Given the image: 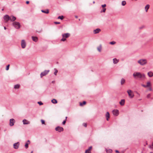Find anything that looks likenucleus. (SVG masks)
I'll return each mask as SVG.
<instances>
[{
    "mask_svg": "<svg viewBox=\"0 0 153 153\" xmlns=\"http://www.w3.org/2000/svg\"><path fill=\"white\" fill-rule=\"evenodd\" d=\"M133 76L136 78L137 77L140 79H145V75L144 74H141L140 72H135L133 74Z\"/></svg>",
    "mask_w": 153,
    "mask_h": 153,
    "instance_id": "1",
    "label": "nucleus"
},
{
    "mask_svg": "<svg viewBox=\"0 0 153 153\" xmlns=\"http://www.w3.org/2000/svg\"><path fill=\"white\" fill-rule=\"evenodd\" d=\"M137 63L141 66H144L147 64V61L146 59H140L137 61Z\"/></svg>",
    "mask_w": 153,
    "mask_h": 153,
    "instance_id": "2",
    "label": "nucleus"
},
{
    "mask_svg": "<svg viewBox=\"0 0 153 153\" xmlns=\"http://www.w3.org/2000/svg\"><path fill=\"white\" fill-rule=\"evenodd\" d=\"M70 36L69 33H67L63 34L62 35V39L61 40V41L64 42L66 40V39L69 37Z\"/></svg>",
    "mask_w": 153,
    "mask_h": 153,
    "instance_id": "3",
    "label": "nucleus"
},
{
    "mask_svg": "<svg viewBox=\"0 0 153 153\" xmlns=\"http://www.w3.org/2000/svg\"><path fill=\"white\" fill-rule=\"evenodd\" d=\"M127 92L130 98H132L134 97V95L133 92L131 90H128L127 91Z\"/></svg>",
    "mask_w": 153,
    "mask_h": 153,
    "instance_id": "4",
    "label": "nucleus"
},
{
    "mask_svg": "<svg viewBox=\"0 0 153 153\" xmlns=\"http://www.w3.org/2000/svg\"><path fill=\"white\" fill-rule=\"evenodd\" d=\"M13 25L17 29H19L20 27V24L19 22H14L13 23Z\"/></svg>",
    "mask_w": 153,
    "mask_h": 153,
    "instance_id": "5",
    "label": "nucleus"
},
{
    "mask_svg": "<svg viewBox=\"0 0 153 153\" xmlns=\"http://www.w3.org/2000/svg\"><path fill=\"white\" fill-rule=\"evenodd\" d=\"M10 16L7 15H5L3 17L5 22H7L8 21L10 20Z\"/></svg>",
    "mask_w": 153,
    "mask_h": 153,
    "instance_id": "6",
    "label": "nucleus"
},
{
    "mask_svg": "<svg viewBox=\"0 0 153 153\" xmlns=\"http://www.w3.org/2000/svg\"><path fill=\"white\" fill-rule=\"evenodd\" d=\"M55 130L59 132H61L63 131L64 129L63 128L58 126L55 128Z\"/></svg>",
    "mask_w": 153,
    "mask_h": 153,
    "instance_id": "7",
    "label": "nucleus"
},
{
    "mask_svg": "<svg viewBox=\"0 0 153 153\" xmlns=\"http://www.w3.org/2000/svg\"><path fill=\"white\" fill-rule=\"evenodd\" d=\"M49 70H45L44 71L42 72L40 74V76L41 77H42L43 76L47 75L49 72Z\"/></svg>",
    "mask_w": 153,
    "mask_h": 153,
    "instance_id": "8",
    "label": "nucleus"
},
{
    "mask_svg": "<svg viewBox=\"0 0 153 153\" xmlns=\"http://www.w3.org/2000/svg\"><path fill=\"white\" fill-rule=\"evenodd\" d=\"M15 121L13 119H11L10 120V126H12L14 125V123H15Z\"/></svg>",
    "mask_w": 153,
    "mask_h": 153,
    "instance_id": "9",
    "label": "nucleus"
},
{
    "mask_svg": "<svg viewBox=\"0 0 153 153\" xmlns=\"http://www.w3.org/2000/svg\"><path fill=\"white\" fill-rule=\"evenodd\" d=\"M112 113L114 115L117 116L119 114V111L117 110H114L112 111Z\"/></svg>",
    "mask_w": 153,
    "mask_h": 153,
    "instance_id": "10",
    "label": "nucleus"
},
{
    "mask_svg": "<svg viewBox=\"0 0 153 153\" xmlns=\"http://www.w3.org/2000/svg\"><path fill=\"white\" fill-rule=\"evenodd\" d=\"M21 46L23 48H25L26 47V43L24 40H22L21 42Z\"/></svg>",
    "mask_w": 153,
    "mask_h": 153,
    "instance_id": "11",
    "label": "nucleus"
},
{
    "mask_svg": "<svg viewBox=\"0 0 153 153\" xmlns=\"http://www.w3.org/2000/svg\"><path fill=\"white\" fill-rule=\"evenodd\" d=\"M10 20L11 22L14 21H15L16 19V17L13 16H10Z\"/></svg>",
    "mask_w": 153,
    "mask_h": 153,
    "instance_id": "12",
    "label": "nucleus"
},
{
    "mask_svg": "<svg viewBox=\"0 0 153 153\" xmlns=\"http://www.w3.org/2000/svg\"><path fill=\"white\" fill-rule=\"evenodd\" d=\"M22 122H23V123L24 125L25 124H28L30 123V122L27 120L26 119H24L23 120Z\"/></svg>",
    "mask_w": 153,
    "mask_h": 153,
    "instance_id": "13",
    "label": "nucleus"
},
{
    "mask_svg": "<svg viewBox=\"0 0 153 153\" xmlns=\"http://www.w3.org/2000/svg\"><path fill=\"white\" fill-rule=\"evenodd\" d=\"M19 142L14 143L13 145L14 148L15 149H17L19 147Z\"/></svg>",
    "mask_w": 153,
    "mask_h": 153,
    "instance_id": "14",
    "label": "nucleus"
},
{
    "mask_svg": "<svg viewBox=\"0 0 153 153\" xmlns=\"http://www.w3.org/2000/svg\"><path fill=\"white\" fill-rule=\"evenodd\" d=\"M105 117H106L107 120L108 121L109 120V119L110 118V114H109V113L108 112H106V114H105Z\"/></svg>",
    "mask_w": 153,
    "mask_h": 153,
    "instance_id": "15",
    "label": "nucleus"
},
{
    "mask_svg": "<svg viewBox=\"0 0 153 153\" xmlns=\"http://www.w3.org/2000/svg\"><path fill=\"white\" fill-rule=\"evenodd\" d=\"M125 103V100L124 99L121 100V101L119 102L120 104L122 106Z\"/></svg>",
    "mask_w": 153,
    "mask_h": 153,
    "instance_id": "16",
    "label": "nucleus"
},
{
    "mask_svg": "<svg viewBox=\"0 0 153 153\" xmlns=\"http://www.w3.org/2000/svg\"><path fill=\"white\" fill-rule=\"evenodd\" d=\"M100 31L101 30L100 29L97 28L94 30V33L95 34H96L99 33Z\"/></svg>",
    "mask_w": 153,
    "mask_h": 153,
    "instance_id": "17",
    "label": "nucleus"
},
{
    "mask_svg": "<svg viewBox=\"0 0 153 153\" xmlns=\"http://www.w3.org/2000/svg\"><path fill=\"white\" fill-rule=\"evenodd\" d=\"M150 5L149 4H147L145 7V10L146 12H147L148 9H149Z\"/></svg>",
    "mask_w": 153,
    "mask_h": 153,
    "instance_id": "18",
    "label": "nucleus"
},
{
    "mask_svg": "<svg viewBox=\"0 0 153 153\" xmlns=\"http://www.w3.org/2000/svg\"><path fill=\"white\" fill-rule=\"evenodd\" d=\"M147 75L149 77H152L153 76V73L152 71H149Z\"/></svg>",
    "mask_w": 153,
    "mask_h": 153,
    "instance_id": "19",
    "label": "nucleus"
},
{
    "mask_svg": "<svg viewBox=\"0 0 153 153\" xmlns=\"http://www.w3.org/2000/svg\"><path fill=\"white\" fill-rule=\"evenodd\" d=\"M102 48V47L101 45H100L97 48V50L100 52H101Z\"/></svg>",
    "mask_w": 153,
    "mask_h": 153,
    "instance_id": "20",
    "label": "nucleus"
},
{
    "mask_svg": "<svg viewBox=\"0 0 153 153\" xmlns=\"http://www.w3.org/2000/svg\"><path fill=\"white\" fill-rule=\"evenodd\" d=\"M32 38L34 42H36L38 41V39L36 37L32 36Z\"/></svg>",
    "mask_w": 153,
    "mask_h": 153,
    "instance_id": "21",
    "label": "nucleus"
},
{
    "mask_svg": "<svg viewBox=\"0 0 153 153\" xmlns=\"http://www.w3.org/2000/svg\"><path fill=\"white\" fill-rule=\"evenodd\" d=\"M119 60L117 59H113V63L114 64L117 63L119 62Z\"/></svg>",
    "mask_w": 153,
    "mask_h": 153,
    "instance_id": "22",
    "label": "nucleus"
},
{
    "mask_svg": "<svg viewBox=\"0 0 153 153\" xmlns=\"http://www.w3.org/2000/svg\"><path fill=\"white\" fill-rule=\"evenodd\" d=\"M147 85L146 87H149L151 86V83L150 82H147L146 83Z\"/></svg>",
    "mask_w": 153,
    "mask_h": 153,
    "instance_id": "23",
    "label": "nucleus"
},
{
    "mask_svg": "<svg viewBox=\"0 0 153 153\" xmlns=\"http://www.w3.org/2000/svg\"><path fill=\"white\" fill-rule=\"evenodd\" d=\"M41 11L43 13H45L46 14H48L49 13V10H42Z\"/></svg>",
    "mask_w": 153,
    "mask_h": 153,
    "instance_id": "24",
    "label": "nucleus"
},
{
    "mask_svg": "<svg viewBox=\"0 0 153 153\" xmlns=\"http://www.w3.org/2000/svg\"><path fill=\"white\" fill-rule=\"evenodd\" d=\"M92 149V146H90L89 147V148L86 150L85 151H87V152H91V151Z\"/></svg>",
    "mask_w": 153,
    "mask_h": 153,
    "instance_id": "25",
    "label": "nucleus"
},
{
    "mask_svg": "<svg viewBox=\"0 0 153 153\" xmlns=\"http://www.w3.org/2000/svg\"><path fill=\"white\" fill-rule=\"evenodd\" d=\"M51 102L53 104H56L57 103V100L55 99H53L51 100Z\"/></svg>",
    "mask_w": 153,
    "mask_h": 153,
    "instance_id": "26",
    "label": "nucleus"
},
{
    "mask_svg": "<svg viewBox=\"0 0 153 153\" xmlns=\"http://www.w3.org/2000/svg\"><path fill=\"white\" fill-rule=\"evenodd\" d=\"M86 102L85 101H84L82 103L80 102V103H79L80 105L81 106H83V105H85L86 104Z\"/></svg>",
    "mask_w": 153,
    "mask_h": 153,
    "instance_id": "27",
    "label": "nucleus"
},
{
    "mask_svg": "<svg viewBox=\"0 0 153 153\" xmlns=\"http://www.w3.org/2000/svg\"><path fill=\"white\" fill-rule=\"evenodd\" d=\"M106 152L107 153H111L112 151L111 149H106Z\"/></svg>",
    "mask_w": 153,
    "mask_h": 153,
    "instance_id": "28",
    "label": "nucleus"
},
{
    "mask_svg": "<svg viewBox=\"0 0 153 153\" xmlns=\"http://www.w3.org/2000/svg\"><path fill=\"white\" fill-rule=\"evenodd\" d=\"M125 82V80L124 79L122 78L121 80V85H123Z\"/></svg>",
    "mask_w": 153,
    "mask_h": 153,
    "instance_id": "29",
    "label": "nucleus"
},
{
    "mask_svg": "<svg viewBox=\"0 0 153 153\" xmlns=\"http://www.w3.org/2000/svg\"><path fill=\"white\" fill-rule=\"evenodd\" d=\"M20 85H16L14 86V88L15 89H18L19 88Z\"/></svg>",
    "mask_w": 153,
    "mask_h": 153,
    "instance_id": "30",
    "label": "nucleus"
},
{
    "mask_svg": "<svg viewBox=\"0 0 153 153\" xmlns=\"http://www.w3.org/2000/svg\"><path fill=\"white\" fill-rule=\"evenodd\" d=\"M126 4V2L125 1H123L122 2V5L123 6H125Z\"/></svg>",
    "mask_w": 153,
    "mask_h": 153,
    "instance_id": "31",
    "label": "nucleus"
},
{
    "mask_svg": "<svg viewBox=\"0 0 153 153\" xmlns=\"http://www.w3.org/2000/svg\"><path fill=\"white\" fill-rule=\"evenodd\" d=\"M116 43V42L115 41H113L109 42V44L111 45H114Z\"/></svg>",
    "mask_w": 153,
    "mask_h": 153,
    "instance_id": "32",
    "label": "nucleus"
},
{
    "mask_svg": "<svg viewBox=\"0 0 153 153\" xmlns=\"http://www.w3.org/2000/svg\"><path fill=\"white\" fill-rule=\"evenodd\" d=\"M63 18H64V16H59L58 17V19H60L61 20H62L63 19Z\"/></svg>",
    "mask_w": 153,
    "mask_h": 153,
    "instance_id": "33",
    "label": "nucleus"
},
{
    "mask_svg": "<svg viewBox=\"0 0 153 153\" xmlns=\"http://www.w3.org/2000/svg\"><path fill=\"white\" fill-rule=\"evenodd\" d=\"M106 10V9L105 8H103V10L101 11V13L102 12L105 13V12Z\"/></svg>",
    "mask_w": 153,
    "mask_h": 153,
    "instance_id": "34",
    "label": "nucleus"
},
{
    "mask_svg": "<svg viewBox=\"0 0 153 153\" xmlns=\"http://www.w3.org/2000/svg\"><path fill=\"white\" fill-rule=\"evenodd\" d=\"M54 70H55V71L54 74V75H56L57 73L58 72V70L56 69H54Z\"/></svg>",
    "mask_w": 153,
    "mask_h": 153,
    "instance_id": "35",
    "label": "nucleus"
},
{
    "mask_svg": "<svg viewBox=\"0 0 153 153\" xmlns=\"http://www.w3.org/2000/svg\"><path fill=\"white\" fill-rule=\"evenodd\" d=\"M28 143H27L25 144V148L26 149H27L28 147Z\"/></svg>",
    "mask_w": 153,
    "mask_h": 153,
    "instance_id": "36",
    "label": "nucleus"
},
{
    "mask_svg": "<svg viewBox=\"0 0 153 153\" xmlns=\"http://www.w3.org/2000/svg\"><path fill=\"white\" fill-rule=\"evenodd\" d=\"M9 66H10V65H8L7 66L6 68V70L7 71L9 70Z\"/></svg>",
    "mask_w": 153,
    "mask_h": 153,
    "instance_id": "37",
    "label": "nucleus"
},
{
    "mask_svg": "<svg viewBox=\"0 0 153 153\" xmlns=\"http://www.w3.org/2000/svg\"><path fill=\"white\" fill-rule=\"evenodd\" d=\"M151 96V94H149L147 95V97L148 98H150Z\"/></svg>",
    "mask_w": 153,
    "mask_h": 153,
    "instance_id": "38",
    "label": "nucleus"
},
{
    "mask_svg": "<svg viewBox=\"0 0 153 153\" xmlns=\"http://www.w3.org/2000/svg\"><path fill=\"white\" fill-rule=\"evenodd\" d=\"M38 103L40 105H42L43 104V103L41 102H38Z\"/></svg>",
    "mask_w": 153,
    "mask_h": 153,
    "instance_id": "39",
    "label": "nucleus"
},
{
    "mask_svg": "<svg viewBox=\"0 0 153 153\" xmlns=\"http://www.w3.org/2000/svg\"><path fill=\"white\" fill-rule=\"evenodd\" d=\"M41 121L42 124H45V122L44 120H41Z\"/></svg>",
    "mask_w": 153,
    "mask_h": 153,
    "instance_id": "40",
    "label": "nucleus"
},
{
    "mask_svg": "<svg viewBox=\"0 0 153 153\" xmlns=\"http://www.w3.org/2000/svg\"><path fill=\"white\" fill-rule=\"evenodd\" d=\"M106 6V5L105 4H104L102 5V7L103 8H105V7Z\"/></svg>",
    "mask_w": 153,
    "mask_h": 153,
    "instance_id": "41",
    "label": "nucleus"
},
{
    "mask_svg": "<svg viewBox=\"0 0 153 153\" xmlns=\"http://www.w3.org/2000/svg\"><path fill=\"white\" fill-rule=\"evenodd\" d=\"M83 125L85 127H86L87 126V124L86 123H83Z\"/></svg>",
    "mask_w": 153,
    "mask_h": 153,
    "instance_id": "42",
    "label": "nucleus"
},
{
    "mask_svg": "<svg viewBox=\"0 0 153 153\" xmlns=\"http://www.w3.org/2000/svg\"><path fill=\"white\" fill-rule=\"evenodd\" d=\"M141 86L144 88H146V85H144V84H142L141 85Z\"/></svg>",
    "mask_w": 153,
    "mask_h": 153,
    "instance_id": "43",
    "label": "nucleus"
},
{
    "mask_svg": "<svg viewBox=\"0 0 153 153\" xmlns=\"http://www.w3.org/2000/svg\"><path fill=\"white\" fill-rule=\"evenodd\" d=\"M66 122V120H65L63 122H62L63 125H65V124Z\"/></svg>",
    "mask_w": 153,
    "mask_h": 153,
    "instance_id": "44",
    "label": "nucleus"
},
{
    "mask_svg": "<svg viewBox=\"0 0 153 153\" xmlns=\"http://www.w3.org/2000/svg\"><path fill=\"white\" fill-rule=\"evenodd\" d=\"M54 23L56 24H60V22H54Z\"/></svg>",
    "mask_w": 153,
    "mask_h": 153,
    "instance_id": "45",
    "label": "nucleus"
},
{
    "mask_svg": "<svg viewBox=\"0 0 153 153\" xmlns=\"http://www.w3.org/2000/svg\"><path fill=\"white\" fill-rule=\"evenodd\" d=\"M149 90L150 91H151L152 90V88L150 87H149Z\"/></svg>",
    "mask_w": 153,
    "mask_h": 153,
    "instance_id": "46",
    "label": "nucleus"
},
{
    "mask_svg": "<svg viewBox=\"0 0 153 153\" xmlns=\"http://www.w3.org/2000/svg\"><path fill=\"white\" fill-rule=\"evenodd\" d=\"M144 26H142L140 27V29H143V28H144Z\"/></svg>",
    "mask_w": 153,
    "mask_h": 153,
    "instance_id": "47",
    "label": "nucleus"
},
{
    "mask_svg": "<svg viewBox=\"0 0 153 153\" xmlns=\"http://www.w3.org/2000/svg\"><path fill=\"white\" fill-rule=\"evenodd\" d=\"M85 153H91V152H88L87 151H85Z\"/></svg>",
    "mask_w": 153,
    "mask_h": 153,
    "instance_id": "48",
    "label": "nucleus"
},
{
    "mask_svg": "<svg viewBox=\"0 0 153 153\" xmlns=\"http://www.w3.org/2000/svg\"><path fill=\"white\" fill-rule=\"evenodd\" d=\"M29 1H26V3L27 4H29Z\"/></svg>",
    "mask_w": 153,
    "mask_h": 153,
    "instance_id": "49",
    "label": "nucleus"
},
{
    "mask_svg": "<svg viewBox=\"0 0 153 153\" xmlns=\"http://www.w3.org/2000/svg\"><path fill=\"white\" fill-rule=\"evenodd\" d=\"M30 143V141L29 140H28L27 141V143H28V144H29Z\"/></svg>",
    "mask_w": 153,
    "mask_h": 153,
    "instance_id": "50",
    "label": "nucleus"
},
{
    "mask_svg": "<svg viewBox=\"0 0 153 153\" xmlns=\"http://www.w3.org/2000/svg\"><path fill=\"white\" fill-rule=\"evenodd\" d=\"M115 152L116 153H119V152L118 150H116Z\"/></svg>",
    "mask_w": 153,
    "mask_h": 153,
    "instance_id": "51",
    "label": "nucleus"
},
{
    "mask_svg": "<svg viewBox=\"0 0 153 153\" xmlns=\"http://www.w3.org/2000/svg\"><path fill=\"white\" fill-rule=\"evenodd\" d=\"M149 147L150 148H152V146H149Z\"/></svg>",
    "mask_w": 153,
    "mask_h": 153,
    "instance_id": "52",
    "label": "nucleus"
},
{
    "mask_svg": "<svg viewBox=\"0 0 153 153\" xmlns=\"http://www.w3.org/2000/svg\"><path fill=\"white\" fill-rule=\"evenodd\" d=\"M4 28L5 30H6V27H4Z\"/></svg>",
    "mask_w": 153,
    "mask_h": 153,
    "instance_id": "53",
    "label": "nucleus"
},
{
    "mask_svg": "<svg viewBox=\"0 0 153 153\" xmlns=\"http://www.w3.org/2000/svg\"><path fill=\"white\" fill-rule=\"evenodd\" d=\"M75 18H78V16H75Z\"/></svg>",
    "mask_w": 153,
    "mask_h": 153,
    "instance_id": "54",
    "label": "nucleus"
},
{
    "mask_svg": "<svg viewBox=\"0 0 153 153\" xmlns=\"http://www.w3.org/2000/svg\"><path fill=\"white\" fill-rule=\"evenodd\" d=\"M67 117H65V120H66V119H67Z\"/></svg>",
    "mask_w": 153,
    "mask_h": 153,
    "instance_id": "55",
    "label": "nucleus"
},
{
    "mask_svg": "<svg viewBox=\"0 0 153 153\" xmlns=\"http://www.w3.org/2000/svg\"><path fill=\"white\" fill-rule=\"evenodd\" d=\"M93 3L94 4L95 3V1H94L93 2Z\"/></svg>",
    "mask_w": 153,
    "mask_h": 153,
    "instance_id": "56",
    "label": "nucleus"
},
{
    "mask_svg": "<svg viewBox=\"0 0 153 153\" xmlns=\"http://www.w3.org/2000/svg\"><path fill=\"white\" fill-rule=\"evenodd\" d=\"M2 11H3V10H4V9H2Z\"/></svg>",
    "mask_w": 153,
    "mask_h": 153,
    "instance_id": "57",
    "label": "nucleus"
},
{
    "mask_svg": "<svg viewBox=\"0 0 153 153\" xmlns=\"http://www.w3.org/2000/svg\"><path fill=\"white\" fill-rule=\"evenodd\" d=\"M31 153H33V152H31Z\"/></svg>",
    "mask_w": 153,
    "mask_h": 153,
    "instance_id": "58",
    "label": "nucleus"
},
{
    "mask_svg": "<svg viewBox=\"0 0 153 153\" xmlns=\"http://www.w3.org/2000/svg\"><path fill=\"white\" fill-rule=\"evenodd\" d=\"M150 153H152V152H150Z\"/></svg>",
    "mask_w": 153,
    "mask_h": 153,
    "instance_id": "59",
    "label": "nucleus"
}]
</instances>
